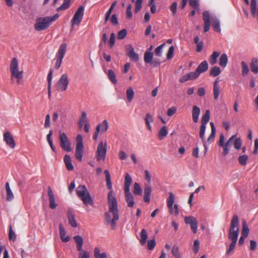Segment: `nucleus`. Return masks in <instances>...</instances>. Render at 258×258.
<instances>
[{
	"label": "nucleus",
	"instance_id": "12",
	"mask_svg": "<svg viewBox=\"0 0 258 258\" xmlns=\"http://www.w3.org/2000/svg\"><path fill=\"white\" fill-rule=\"evenodd\" d=\"M10 71L11 73V80L13 78L23 75V71H19L18 69V62L16 58H13L10 64Z\"/></svg>",
	"mask_w": 258,
	"mask_h": 258
},
{
	"label": "nucleus",
	"instance_id": "3",
	"mask_svg": "<svg viewBox=\"0 0 258 258\" xmlns=\"http://www.w3.org/2000/svg\"><path fill=\"white\" fill-rule=\"evenodd\" d=\"M76 194L86 206L93 204V199L85 185H79L77 188Z\"/></svg>",
	"mask_w": 258,
	"mask_h": 258
},
{
	"label": "nucleus",
	"instance_id": "57",
	"mask_svg": "<svg viewBox=\"0 0 258 258\" xmlns=\"http://www.w3.org/2000/svg\"><path fill=\"white\" fill-rule=\"evenodd\" d=\"M143 0H137L135 3V12L136 13H138L142 8V4Z\"/></svg>",
	"mask_w": 258,
	"mask_h": 258
},
{
	"label": "nucleus",
	"instance_id": "34",
	"mask_svg": "<svg viewBox=\"0 0 258 258\" xmlns=\"http://www.w3.org/2000/svg\"><path fill=\"white\" fill-rule=\"evenodd\" d=\"M141 239L140 240L141 245H145L148 238V233L146 229H143L140 234Z\"/></svg>",
	"mask_w": 258,
	"mask_h": 258
},
{
	"label": "nucleus",
	"instance_id": "36",
	"mask_svg": "<svg viewBox=\"0 0 258 258\" xmlns=\"http://www.w3.org/2000/svg\"><path fill=\"white\" fill-rule=\"evenodd\" d=\"M94 254L95 258H107V255L105 252L100 253V249L96 247L94 248Z\"/></svg>",
	"mask_w": 258,
	"mask_h": 258
},
{
	"label": "nucleus",
	"instance_id": "47",
	"mask_svg": "<svg viewBox=\"0 0 258 258\" xmlns=\"http://www.w3.org/2000/svg\"><path fill=\"white\" fill-rule=\"evenodd\" d=\"M221 72V69L219 67L215 66L212 68L210 71V75L215 77L220 74Z\"/></svg>",
	"mask_w": 258,
	"mask_h": 258
},
{
	"label": "nucleus",
	"instance_id": "7",
	"mask_svg": "<svg viewBox=\"0 0 258 258\" xmlns=\"http://www.w3.org/2000/svg\"><path fill=\"white\" fill-rule=\"evenodd\" d=\"M49 20V17L39 18L36 19V23L34 24V28L36 30L40 31L48 28L50 25Z\"/></svg>",
	"mask_w": 258,
	"mask_h": 258
},
{
	"label": "nucleus",
	"instance_id": "16",
	"mask_svg": "<svg viewBox=\"0 0 258 258\" xmlns=\"http://www.w3.org/2000/svg\"><path fill=\"white\" fill-rule=\"evenodd\" d=\"M4 140L11 148L14 149L15 147V141L10 132H8L4 134Z\"/></svg>",
	"mask_w": 258,
	"mask_h": 258
},
{
	"label": "nucleus",
	"instance_id": "62",
	"mask_svg": "<svg viewBox=\"0 0 258 258\" xmlns=\"http://www.w3.org/2000/svg\"><path fill=\"white\" fill-rule=\"evenodd\" d=\"M190 80L197 78L200 75L196 70L195 72H191L187 74Z\"/></svg>",
	"mask_w": 258,
	"mask_h": 258
},
{
	"label": "nucleus",
	"instance_id": "9",
	"mask_svg": "<svg viewBox=\"0 0 258 258\" xmlns=\"http://www.w3.org/2000/svg\"><path fill=\"white\" fill-rule=\"evenodd\" d=\"M107 152L106 143L100 142L97 147L96 151V159L97 161H104Z\"/></svg>",
	"mask_w": 258,
	"mask_h": 258
},
{
	"label": "nucleus",
	"instance_id": "40",
	"mask_svg": "<svg viewBox=\"0 0 258 258\" xmlns=\"http://www.w3.org/2000/svg\"><path fill=\"white\" fill-rule=\"evenodd\" d=\"M127 102H131L134 97L135 93L132 87L127 88L126 91Z\"/></svg>",
	"mask_w": 258,
	"mask_h": 258
},
{
	"label": "nucleus",
	"instance_id": "37",
	"mask_svg": "<svg viewBox=\"0 0 258 258\" xmlns=\"http://www.w3.org/2000/svg\"><path fill=\"white\" fill-rule=\"evenodd\" d=\"M168 134L167 128L166 126H162L159 130L158 133V138L160 140H162L166 137Z\"/></svg>",
	"mask_w": 258,
	"mask_h": 258
},
{
	"label": "nucleus",
	"instance_id": "29",
	"mask_svg": "<svg viewBox=\"0 0 258 258\" xmlns=\"http://www.w3.org/2000/svg\"><path fill=\"white\" fill-rule=\"evenodd\" d=\"M63 160L67 169L69 170H73L74 166L72 163V160L70 156L68 155H66L64 156Z\"/></svg>",
	"mask_w": 258,
	"mask_h": 258
},
{
	"label": "nucleus",
	"instance_id": "56",
	"mask_svg": "<svg viewBox=\"0 0 258 258\" xmlns=\"http://www.w3.org/2000/svg\"><path fill=\"white\" fill-rule=\"evenodd\" d=\"M174 51V47L173 46H171L169 47L168 51L167 53V59L170 60L173 57V53Z\"/></svg>",
	"mask_w": 258,
	"mask_h": 258
},
{
	"label": "nucleus",
	"instance_id": "48",
	"mask_svg": "<svg viewBox=\"0 0 258 258\" xmlns=\"http://www.w3.org/2000/svg\"><path fill=\"white\" fill-rule=\"evenodd\" d=\"M206 125L201 124L200 127V138L202 140V141L204 143V145L206 149V151H207V148L205 145V133L206 131Z\"/></svg>",
	"mask_w": 258,
	"mask_h": 258
},
{
	"label": "nucleus",
	"instance_id": "38",
	"mask_svg": "<svg viewBox=\"0 0 258 258\" xmlns=\"http://www.w3.org/2000/svg\"><path fill=\"white\" fill-rule=\"evenodd\" d=\"M145 121L147 128L149 130L151 131L150 123L153 122V116L150 113H147L145 118Z\"/></svg>",
	"mask_w": 258,
	"mask_h": 258
},
{
	"label": "nucleus",
	"instance_id": "51",
	"mask_svg": "<svg viewBox=\"0 0 258 258\" xmlns=\"http://www.w3.org/2000/svg\"><path fill=\"white\" fill-rule=\"evenodd\" d=\"M87 114L85 112H82L81 113V117L80 118L78 122L80 128H82L83 126L84 122L87 121L86 119Z\"/></svg>",
	"mask_w": 258,
	"mask_h": 258
},
{
	"label": "nucleus",
	"instance_id": "35",
	"mask_svg": "<svg viewBox=\"0 0 258 258\" xmlns=\"http://www.w3.org/2000/svg\"><path fill=\"white\" fill-rule=\"evenodd\" d=\"M6 188L7 191V200L8 201H12L14 198V195L10 188L9 183L7 182L6 184Z\"/></svg>",
	"mask_w": 258,
	"mask_h": 258
},
{
	"label": "nucleus",
	"instance_id": "20",
	"mask_svg": "<svg viewBox=\"0 0 258 258\" xmlns=\"http://www.w3.org/2000/svg\"><path fill=\"white\" fill-rule=\"evenodd\" d=\"M59 230L60 237L61 240L64 242H68L70 240V238L69 236L66 235V232L61 223L59 224Z\"/></svg>",
	"mask_w": 258,
	"mask_h": 258
},
{
	"label": "nucleus",
	"instance_id": "44",
	"mask_svg": "<svg viewBox=\"0 0 258 258\" xmlns=\"http://www.w3.org/2000/svg\"><path fill=\"white\" fill-rule=\"evenodd\" d=\"M107 76L110 81L113 84H115L117 83L115 74L112 70H109L108 71Z\"/></svg>",
	"mask_w": 258,
	"mask_h": 258
},
{
	"label": "nucleus",
	"instance_id": "15",
	"mask_svg": "<svg viewBox=\"0 0 258 258\" xmlns=\"http://www.w3.org/2000/svg\"><path fill=\"white\" fill-rule=\"evenodd\" d=\"M47 194L48 197L49 207L52 209H54L57 207V204H56L55 202L54 195L50 186H49L47 188Z\"/></svg>",
	"mask_w": 258,
	"mask_h": 258
},
{
	"label": "nucleus",
	"instance_id": "61",
	"mask_svg": "<svg viewBox=\"0 0 258 258\" xmlns=\"http://www.w3.org/2000/svg\"><path fill=\"white\" fill-rule=\"evenodd\" d=\"M126 30L125 29H122L118 32L117 34V38L119 39H122L126 36Z\"/></svg>",
	"mask_w": 258,
	"mask_h": 258
},
{
	"label": "nucleus",
	"instance_id": "41",
	"mask_svg": "<svg viewBox=\"0 0 258 258\" xmlns=\"http://www.w3.org/2000/svg\"><path fill=\"white\" fill-rule=\"evenodd\" d=\"M210 119V111L206 110L204 114L203 115L201 119L202 125H206L209 122Z\"/></svg>",
	"mask_w": 258,
	"mask_h": 258
},
{
	"label": "nucleus",
	"instance_id": "45",
	"mask_svg": "<svg viewBox=\"0 0 258 258\" xmlns=\"http://www.w3.org/2000/svg\"><path fill=\"white\" fill-rule=\"evenodd\" d=\"M168 195L169 197L167 200V206L168 208L171 207L175 201L174 195L172 192H169Z\"/></svg>",
	"mask_w": 258,
	"mask_h": 258
},
{
	"label": "nucleus",
	"instance_id": "30",
	"mask_svg": "<svg viewBox=\"0 0 258 258\" xmlns=\"http://www.w3.org/2000/svg\"><path fill=\"white\" fill-rule=\"evenodd\" d=\"M220 53L218 51H214L210 55L209 58V61L211 65L215 64L217 61V58L219 56Z\"/></svg>",
	"mask_w": 258,
	"mask_h": 258
},
{
	"label": "nucleus",
	"instance_id": "10",
	"mask_svg": "<svg viewBox=\"0 0 258 258\" xmlns=\"http://www.w3.org/2000/svg\"><path fill=\"white\" fill-rule=\"evenodd\" d=\"M59 139L60 147L62 149L67 152H70L72 150L70 142L66 133L59 132Z\"/></svg>",
	"mask_w": 258,
	"mask_h": 258
},
{
	"label": "nucleus",
	"instance_id": "19",
	"mask_svg": "<svg viewBox=\"0 0 258 258\" xmlns=\"http://www.w3.org/2000/svg\"><path fill=\"white\" fill-rule=\"evenodd\" d=\"M219 81L218 80V79H217L215 81L213 85V95L214 98L215 100L218 99L221 92V88L219 84Z\"/></svg>",
	"mask_w": 258,
	"mask_h": 258
},
{
	"label": "nucleus",
	"instance_id": "43",
	"mask_svg": "<svg viewBox=\"0 0 258 258\" xmlns=\"http://www.w3.org/2000/svg\"><path fill=\"white\" fill-rule=\"evenodd\" d=\"M104 173L105 174V177H106V185H107V187L109 189H110V190H112V184H111V178H110L109 172L108 170H105L104 171Z\"/></svg>",
	"mask_w": 258,
	"mask_h": 258
},
{
	"label": "nucleus",
	"instance_id": "21",
	"mask_svg": "<svg viewBox=\"0 0 258 258\" xmlns=\"http://www.w3.org/2000/svg\"><path fill=\"white\" fill-rule=\"evenodd\" d=\"M151 188L149 184H145L144 192V200L146 203H149L150 201Z\"/></svg>",
	"mask_w": 258,
	"mask_h": 258
},
{
	"label": "nucleus",
	"instance_id": "58",
	"mask_svg": "<svg viewBox=\"0 0 258 258\" xmlns=\"http://www.w3.org/2000/svg\"><path fill=\"white\" fill-rule=\"evenodd\" d=\"M165 46V43H163L159 46H158L155 49V54L156 56H160L162 55V50L164 46Z\"/></svg>",
	"mask_w": 258,
	"mask_h": 258
},
{
	"label": "nucleus",
	"instance_id": "49",
	"mask_svg": "<svg viewBox=\"0 0 258 258\" xmlns=\"http://www.w3.org/2000/svg\"><path fill=\"white\" fill-rule=\"evenodd\" d=\"M133 192L135 195H142V189L141 186L139 183L135 182L134 185Z\"/></svg>",
	"mask_w": 258,
	"mask_h": 258
},
{
	"label": "nucleus",
	"instance_id": "6",
	"mask_svg": "<svg viewBox=\"0 0 258 258\" xmlns=\"http://www.w3.org/2000/svg\"><path fill=\"white\" fill-rule=\"evenodd\" d=\"M83 137L81 135H78L77 138L75 157L77 160L80 162H81L83 160Z\"/></svg>",
	"mask_w": 258,
	"mask_h": 258
},
{
	"label": "nucleus",
	"instance_id": "28",
	"mask_svg": "<svg viewBox=\"0 0 258 258\" xmlns=\"http://www.w3.org/2000/svg\"><path fill=\"white\" fill-rule=\"evenodd\" d=\"M250 70L254 74L258 73V60L256 58L252 59L250 64Z\"/></svg>",
	"mask_w": 258,
	"mask_h": 258
},
{
	"label": "nucleus",
	"instance_id": "2",
	"mask_svg": "<svg viewBox=\"0 0 258 258\" xmlns=\"http://www.w3.org/2000/svg\"><path fill=\"white\" fill-rule=\"evenodd\" d=\"M238 225V217L237 215H234L231 221L228 231V238L231 241V243L226 250L227 254H229L235 248L239 232Z\"/></svg>",
	"mask_w": 258,
	"mask_h": 258
},
{
	"label": "nucleus",
	"instance_id": "27",
	"mask_svg": "<svg viewBox=\"0 0 258 258\" xmlns=\"http://www.w3.org/2000/svg\"><path fill=\"white\" fill-rule=\"evenodd\" d=\"M249 229L245 219L242 220L241 235L247 237L249 234Z\"/></svg>",
	"mask_w": 258,
	"mask_h": 258
},
{
	"label": "nucleus",
	"instance_id": "31",
	"mask_svg": "<svg viewBox=\"0 0 258 258\" xmlns=\"http://www.w3.org/2000/svg\"><path fill=\"white\" fill-rule=\"evenodd\" d=\"M211 23L214 31L220 33L221 30L220 28L219 20L216 18H212Z\"/></svg>",
	"mask_w": 258,
	"mask_h": 258
},
{
	"label": "nucleus",
	"instance_id": "22",
	"mask_svg": "<svg viewBox=\"0 0 258 258\" xmlns=\"http://www.w3.org/2000/svg\"><path fill=\"white\" fill-rule=\"evenodd\" d=\"M208 69V63L207 61H202L196 70L200 75L201 73L206 72Z\"/></svg>",
	"mask_w": 258,
	"mask_h": 258
},
{
	"label": "nucleus",
	"instance_id": "18",
	"mask_svg": "<svg viewBox=\"0 0 258 258\" xmlns=\"http://www.w3.org/2000/svg\"><path fill=\"white\" fill-rule=\"evenodd\" d=\"M125 200L129 207H133L135 205L134 197L131 193L130 190L124 191Z\"/></svg>",
	"mask_w": 258,
	"mask_h": 258
},
{
	"label": "nucleus",
	"instance_id": "11",
	"mask_svg": "<svg viewBox=\"0 0 258 258\" xmlns=\"http://www.w3.org/2000/svg\"><path fill=\"white\" fill-rule=\"evenodd\" d=\"M84 7L83 6L79 7L71 20L72 27L74 25H78L81 22L84 14Z\"/></svg>",
	"mask_w": 258,
	"mask_h": 258
},
{
	"label": "nucleus",
	"instance_id": "5",
	"mask_svg": "<svg viewBox=\"0 0 258 258\" xmlns=\"http://www.w3.org/2000/svg\"><path fill=\"white\" fill-rule=\"evenodd\" d=\"M67 45L65 43L61 44L59 46L58 50L56 54V62L54 66L55 69L58 70L60 67L62 59L67 51Z\"/></svg>",
	"mask_w": 258,
	"mask_h": 258
},
{
	"label": "nucleus",
	"instance_id": "33",
	"mask_svg": "<svg viewBox=\"0 0 258 258\" xmlns=\"http://www.w3.org/2000/svg\"><path fill=\"white\" fill-rule=\"evenodd\" d=\"M53 71L52 69L49 70V73L47 76V81H48V96L50 98L51 96V81L52 79Z\"/></svg>",
	"mask_w": 258,
	"mask_h": 258
},
{
	"label": "nucleus",
	"instance_id": "4",
	"mask_svg": "<svg viewBox=\"0 0 258 258\" xmlns=\"http://www.w3.org/2000/svg\"><path fill=\"white\" fill-rule=\"evenodd\" d=\"M235 137L236 135L232 136L231 138H230L228 139L226 144H224V136L222 134L220 135V139L218 144L219 146L222 147L223 148V155L224 156H226L228 154L230 149L232 146V145L233 144V141L234 139L235 138Z\"/></svg>",
	"mask_w": 258,
	"mask_h": 258
},
{
	"label": "nucleus",
	"instance_id": "50",
	"mask_svg": "<svg viewBox=\"0 0 258 258\" xmlns=\"http://www.w3.org/2000/svg\"><path fill=\"white\" fill-rule=\"evenodd\" d=\"M248 157L246 155L240 156L238 158L239 163L242 166L246 165Z\"/></svg>",
	"mask_w": 258,
	"mask_h": 258
},
{
	"label": "nucleus",
	"instance_id": "42",
	"mask_svg": "<svg viewBox=\"0 0 258 258\" xmlns=\"http://www.w3.org/2000/svg\"><path fill=\"white\" fill-rule=\"evenodd\" d=\"M171 252L175 258H181L179 248L177 245H174L172 246Z\"/></svg>",
	"mask_w": 258,
	"mask_h": 258
},
{
	"label": "nucleus",
	"instance_id": "60",
	"mask_svg": "<svg viewBox=\"0 0 258 258\" xmlns=\"http://www.w3.org/2000/svg\"><path fill=\"white\" fill-rule=\"evenodd\" d=\"M115 41V34L113 33H112L110 35L109 40L108 41V44L110 48H112L114 45Z\"/></svg>",
	"mask_w": 258,
	"mask_h": 258
},
{
	"label": "nucleus",
	"instance_id": "39",
	"mask_svg": "<svg viewBox=\"0 0 258 258\" xmlns=\"http://www.w3.org/2000/svg\"><path fill=\"white\" fill-rule=\"evenodd\" d=\"M96 127H99V131L103 133L106 132L108 128V123L106 120H104L100 124H98Z\"/></svg>",
	"mask_w": 258,
	"mask_h": 258
},
{
	"label": "nucleus",
	"instance_id": "25",
	"mask_svg": "<svg viewBox=\"0 0 258 258\" xmlns=\"http://www.w3.org/2000/svg\"><path fill=\"white\" fill-rule=\"evenodd\" d=\"M74 239L77 244V250L79 251H82V246L83 245V238L80 235H76L74 237Z\"/></svg>",
	"mask_w": 258,
	"mask_h": 258
},
{
	"label": "nucleus",
	"instance_id": "8",
	"mask_svg": "<svg viewBox=\"0 0 258 258\" xmlns=\"http://www.w3.org/2000/svg\"><path fill=\"white\" fill-rule=\"evenodd\" d=\"M69 81L68 78V75L66 74H62L56 84L55 88L58 92L64 91L67 90Z\"/></svg>",
	"mask_w": 258,
	"mask_h": 258
},
{
	"label": "nucleus",
	"instance_id": "26",
	"mask_svg": "<svg viewBox=\"0 0 258 258\" xmlns=\"http://www.w3.org/2000/svg\"><path fill=\"white\" fill-rule=\"evenodd\" d=\"M68 218L69 224L74 228L78 226L77 221L75 219V215L73 212L69 211L68 213Z\"/></svg>",
	"mask_w": 258,
	"mask_h": 258
},
{
	"label": "nucleus",
	"instance_id": "1",
	"mask_svg": "<svg viewBox=\"0 0 258 258\" xmlns=\"http://www.w3.org/2000/svg\"><path fill=\"white\" fill-rule=\"evenodd\" d=\"M108 212L105 213V220L107 224H110L112 229L116 227V222L119 218L117 203L113 195V190L108 194Z\"/></svg>",
	"mask_w": 258,
	"mask_h": 258
},
{
	"label": "nucleus",
	"instance_id": "54",
	"mask_svg": "<svg viewBox=\"0 0 258 258\" xmlns=\"http://www.w3.org/2000/svg\"><path fill=\"white\" fill-rule=\"evenodd\" d=\"M233 145L236 149L239 150L242 145L241 140L240 138H237L236 136L233 141Z\"/></svg>",
	"mask_w": 258,
	"mask_h": 258
},
{
	"label": "nucleus",
	"instance_id": "23",
	"mask_svg": "<svg viewBox=\"0 0 258 258\" xmlns=\"http://www.w3.org/2000/svg\"><path fill=\"white\" fill-rule=\"evenodd\" d=\"M124 190L128 191L130 190V186L132 182V178L129 175L128 173H126L125 175L124 179Z\"/></svg>",
	"mask_w": 258,
	"mask_h": 258
},
{
	"label": "nucleus",
	"instance_id": "32",
	"mask_svg": "<svg viewBox=\"0 0 258 258\" xmlns=\"http://www.w3.org/2000/svg\"><path fill=\"white\" fill-rule=\"evenodd\" d=\"M228 63V57L226 53L222 54L219 59L220 66L224 68L226 67Z\"/></svg>",
	"mask_w": 258,
	"mask_h": 258
},
{
	"label": "nucleus",
	"instance_id": "24",
	"mask_svg": "<svg viewBox=\"0 0 258 258\" xmlns=\"http://www.w3.org/2000/svg\"><path fill=\"white\" fill-rule=\"evenodd\" d=\"M200 113V108L197 106H194L192 110V117L194 122L196 123L198 122Z\"/></svg>",
	"mask_w": 258,
	"mask_h": 258
},
{
	"label": "nucleus",
	"instance_id": "13",
	"mask_svg": "<svg viewBox=\"0 0 258 258\" xmlns=\"http://www.w3.org/2000/svg\"><path fill=\"white\" fill-rule=\"evenodd\" d=\"M126 54L129 58L133 61L137 62L139 59L138 53L135 52L134 48L131 44H127L125 46Z\"/></svg>",
	"mask_w": 258,
	"mask_h": 258
},
{
	"label": "nucleus",
	"instance_id": "53",
	"mask_svg": "<svg viewBox=\"0 0 258 258\" xmlns=\"http://www.w3.org/2000/svg\"><path fill=\"white\" fill-rule=\"evenodd\" d=\"M70 1L64 0V2L61 6L57 9L58 12L68 9L70 7Z\"/></svg>",
	"mask_w": 258,
	"mask_h": 258
},
{
	"label": "nucleus",
	"instance_id": "55",
	"mask_svg": "<svg viewBox=\"0 0 258 258\" xmlns=\"http://www.w3.org/2000/svg\"><path fill=\"white\" fill-rule=\"evenodd\" d=\"M168 208L171 214H173L175 216H177L179 214L178 207L177 205L175 204L174 206H172L171 207H169Z\"/></svg>",
	"mask_w": 258,
	"mask_h": 258
},
{
	"label": "nucleus",
	"instance_id": "64",
	"mask_svg": "<svg viewBox=\"0 0 258 258\" xmlns=\"http://www.w3.org/2000/svg\"><path fill=\"white\" fill-rule=\"evenodd\" d=\"M176 110L177 109L175 107H171L168 109L167 114L169 116H171L176 113Z\"/></svg>",
	"mask_w": 258,
	"mask_h": 258
},
{
	"label": "nucleus",
	"instance_id": "52",
	"mask_svg": "<svg viewBox=\"0 0 258 258\" xmlns=\"http://www.w3.org/2000/svg\"><path fill=\"white\" fill-rule=\"evenodd\" d=\"M241 66L242 68V75L243 76H245L248 74L249 71L248 67L246 64V63L243 61H241Z\"/></svg>",
	"mask_w": 258,
	"mask_h": 258
},
{
	"label": "nucleus",
	"instance_id": "63",
	"mask_svg": "<svg viewBox=\"0 0 258 258\" xmlns=\"http://www.w3.org/2000/svg\"><path fill=\"white\" fill-rule=\"evenodd\" d=\"M156 245V241L155 239L149 240L147 243L148 248L149 250H152Z\"/></svg>",
	"mask_w": 258,
	"mask_h": 258
},
{
	"label": "nucleus",
	"instance_id": "46",
	"mask_svg": "<svg viewBox=\"0 0 258 258\" xmlns=\"http://www.w3.org/2000/svg\"><path fill=\"white\" fill-rule=\"evenodd\" d=\"M153 58V52H146L144 54V61L146 63H151Z\"/></svg>",
	"mask_w": 258,
	"mask_h": 258
},
{
	"label": "nucleus",
	"instance_id": "14",
	"mask_svg": "<svg viewBox=\"0 0 258 258\" xmlns=\"http://www.w3.org/2000/svg\"><path fill=\"white\" fill-rule=\"evenodd\" d=\"M184 222L187 224H189L191 229L194 233L197 232L198 222L195 218L192 216L185 217Z\"/></svg>",
	"mask_w": 258,
	"mask_h": 258
},
{
	"label": "nucleus",
	"instance_id": "59",
	"mask_svg": "<svg viewBox=\"0 0 258 258\" xmlns=\"http://www.w3.org/2000/svg\"><path fill=\"white\" fill-rule=\"evenodd\" d=\"M200 248V242L198 239H196L194 242V245L192 247L193 251L195 253H197Z\"/></svg>",
	"mask_w": 258,
	"mask_h": 258
},
{
	"label": "nucleus",
	"instance_id": "17",
	"mask_svg": "<svg viewBox=\"0 0 258 258\" xmlns=\"http://www.w3.org/2000/svg\"><path fill=\"white\" fill-rule=\"evenodd\" d=\"M203 19L205 22L204 32H208L210 28V17L208 12L204 11L203 13Z\"/></svg>",
	"mask_w": 258,
	"mask_h": 258
}]
</instances>
